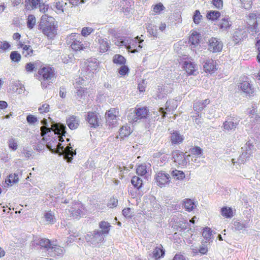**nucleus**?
<instances>
[{"mask_svg": "<svg viewBox=\"0 0 260 260\" xmlns=\"http://www.w3.org/2000/svg\"><path fill=\"white\" fill-rule=\"evenodd\" d=\"M57 24L54 19L47 15H43L39 25V29L50 39H53L57 34Z\"/></svg>", "mask_w": 260, "mask_h": 260, "instance_id": "1", "label": "nucleus"}, {"mask_svg": "<svg viewBox=\"0 0 260 260\" xmlns=\"http://www.w3.org/2000/svg\"><path fill=\"white\" fill-rule=\"evenodd\" d=\"M38 77L43 88H46L56 77L55 69L50 65L41 66L38 71Z\"/></svg>", "mask_w": 260, "mask_h": 260, "instance_id": "2", "label": "nucleus"}, {"mask_svg": "<svg viewBox=\"0 0 260 260\" xmlns=\"http://www.w3.org/2000/svg\"><path fill=\"white\" fill-rule=\"evenodd\" d=\"M77 33H71L67 36L66 42L70 46L73 51L78 52L84 50L86 46L80 41Z\"/></svg>", "mask_w": 260, "mask_h": 260, "instance_id": "3", "label": "nucleus"}, {"mask_svg": "<svg viewBox=\"0 0 260 260\" xmlns=\"http://www.w3.org/2000/svg\"><path fill=\"white\" fill-rule=\"evenodd\" d=\"M248 29L252 33H256L260 30V13H250L246 19Z\"/></svg>", "mask_w": 260, "mask_h": 260, "instance_id": "4", "label": "nucleus"}, {"mask_svg": "<svg viewBox=\"0 0 260 260\" xmlns=\"http://www.w3.org/2000/svg\"><path fill=\"white\" fill-rule=\"evenodd\" d=\"M143 42L144 40L138 36L135 38L134 39L127 40L126 49L132 53L138 52L142 48L143 46L141 44Z\"/></svg>", "mask_w": 260, "mask_h": 260, "instance_id": "5", "label": "nucleus"}, {"mask_svg": "<svg viewBox=\"0 0 260 260\" xmlns=\"http://www.w3.org/2000/svg\"><path fill=\"white\" fill-rule=\"evenodd\" d=\"M154 179L156 184L160 187L169 185L171 181L170 175L162 171H160L156 173Z\"/></svg>", "mask_w": 260, "mask_h": 260, "instance_id": "6", "label": "nucleus"}, {"mask_svg": "<svg viewBox=\"0 0 260 260\" xmlns=\"http://www.w3.org/2000/svg\"><path fill=\"white\" fill-rule=\"evenodd\" d=\"M85 207L81 203L76 202L74 204L71 209L68 210L70 217L73 218H79L83 214Z\"/></svg>", "mask_w": 260, "mask_h": 260, "instance_id": "7", "label": "nucleus"}, {"mask_svg": "<svg viewBox=\"0 0 260 260\" xmlns=\"http://www.w3.org/2000/svg\"><path fill=\"white\" fill-rule=\"evenodd\" d=\"M149 113V111L146 107L137 108L135 110V117L132 118L128 117V120L131 122L134 123L139 120L147 118Z\"/></svg>", "mask_w": 260, "mask_h": 260, "instance_id": "8", "label": "nucleus"}, {"mask_svg": "<svg viewBox=\"0 0 260 260\" xmlns=\"http://www.w3.org/2000/svg\"><path fill=\"white\" fill-rule=\"evenodd\" d=\"M182 68L188 76L196 75L198 73V65L190 60L185 61L183 62Z\"/></svg>", "mask_w": 260, "mask_h": 260, "instance_id": "9", "label": "nucleus"}, {"mask_svg": "<svg viewBox=\"0 0 260 260\" xmlns=\"http://www.w3.org/2000/svg\"><path fill=\"white\" fill-rule=\"evenodd\" d=\"M96 48L100 53H104L110 49V43L107 38L99 37L96 41Z\"/></svg>", "mask_w": 260, "mask_h": 260, "instance_id": "10", "label": "nucleus"}, {"mask_svg": "<svg viewBox=\"0 0 260 260\" xmlns=\"http://www.w3.org/2000/svg\"><path fill=\"white\" fill-rule=\"evenodd\" d=\"M172 157L174 161L178 166H184L187 164L184 153L179 150H176L172 152Z\"/></svg>", "mask_w": 260, "mask_h": 260, "instance_id": "11", "label": "nucleus"}, {"mask_svg": "<svg viewBox=\"0 0 260 260\" xmlns=\"http://www.w3.org/2000/svg\"><path fill=\"white\" fill-rule=\"evenodd\" d=\"M222 46V43L216 38L212 37L208 41V50L211 52H220Z\"/></svg>", "mask_w": 260, "mask_h": 260, "instance_id": "12", "label": "nucleus"}, {"mask_svg": "<svg viewBox=\"0 0 260 260\" xmlns=\"http://www.w3.org/2000/svg\"><path fill=\"white\" fill-rule=\"evenodd\" d=\"M18 48H22V54L24 57H30L34 55V50L29 45H25L19 41L17 45Z\"/></svg>", "mask_w": 260, "mask_h": 260, "instance_id": "13", "label": "nucleus"}, {"mask_svg": "<svg viewBox=\"0 0 260 260\" xmlns=\"http://www.w3.org/2000/svg\"><path fill=\"white\" fill-rule=\"evenodd\" d=\"M239 88L245 93L246 96H253L254 94V89L252 85L247 81H244L240 83L238 85Z\"/></svg>", "mask_w": 260, "mask_h": 260, "instance_id": "14", "label": "nucleus"}, {"mask_svg": "<svg viewBox=\"0 0 260 260\" xmlns=\"http://www.w3.org/2000/svg\"><path fill=\"white\" fill-rule=\"evenodd\" d=\"M86 119L91 127L95 128L99 126V118L95 112H88Z\"/></svg>", "mask_w": 260, "mask_h": 260, "instance_id": "15", "label": "nucleus"}, {"mask_svg": "<svg viewBox=\"0 0 260 260\" xmlns=\"http://www.w3.org/2000/svg\"><path fill=\"white\" fill-rule=\"evenodd\" d=\"M216 66V61L212 59H209L206 61L203 66V68L206 73L211 74L217 70Z\"/></svg>", "mask_w": 260, "mask_h": 260, "instance_id": "16", "label": "nucleus"}, {"mask_svg": "<svg viewBox=\"0 0 260 260\" xmlns=\"http://www.w3.org/2000/svg\"><path fill=\"white\" fill-rule=\"evenodd\" d=\"M66 123L71 129H76L79 125V121L75 115L70 116L66 120Z\"/></svg>", "mask_w": 260, "mask_h": 260, "instance_id": "17", "label": "nucleus"}, {"mask_svg": "<svg viewBox=\"0 0 260 260\" xmlns=\"http://www.w3.org/2000/svg\"><path fill=\"white\" fill-rule=\"evenodd\" d=\"M210 103V101L209 99H206L202 101H197L193 104V109L195 111H197L198 112H201Z\"/></svg>", "mask_w": 260, "mask_h": 260, "instance_id": "18", "label": "nucleus"}, {"mask_svg": "<svg viewBox=\"0 0 260 260\" xmlns=\"http://www.w3.org/2000/svg\"><path fill=\"white\" fill-rule=\"evenodd\" d=\"M43 0H25V9L28 10H31L37 9L38 6Z\"/></svg>", "mask_w": 260, "mask_h": 260, "instance_id": "19", "label": "nucleus"}, {"mask_svg": "<svg viewBox=\"0 0 260 260\" xmlns=\"http://www.w3.org/2000/svg\"><path fill=\"white\" fill-rule=\"evenodd\" d=\"M184 137L178 131H174L171 133V141L173 144L181 143L183 142Z\"/></svg>", "mask_w": 260, "mask_h": 260, "instance_id": "20", "label": "nucleus"}, {"mask_svg": "<svg viewBox=\"0 0 260 260\" xmlns=\"http://www.w3.org/2000/svg\"><path fill=\"white\" fill-rule=\"evenodd\" d=\"M200 34L196 30H191V35L189 38V42L194 46L198 45L200 41Z\"/></svg>", "mask_w": 260, "mask_h": 260, "instance_id": "21", "label": "nucleus"}, {"mask_svg": "<svg viewBox=\"0 0 260 260\" xmlns=\"http://www.w3.org/2000/svg\"><path fill=\"white\" fill-rule=\"evenodd\" d=\"M119 114V110L117 108H111L106 113V117L109 121L116 119Z\"/></svg>", "mask_w": 260, "mask_h": 260, "instance_id": "22", "label": "nucleus"}, {"mask_svg": "<svg viewBox=\"0 0 260 260\" xmlns=\"http://www.w3.org/2000/svg\"><path fill=\"white\" fill-rule=\"evenodd\" d=\"M231 23L228 17L222 18L219 21L218 26L220 29L226 30L231 26Z\"/></svg>", "mask_w": 260, "mask_h": 260, "instance_id": "23", "label": "nucleus"}, {"mask_svg": "<svg viewBox=\"0 0 260 260\" xmlns=\"http://www.w3.org/2000/svg\"><path fill=\"white\" fill-rule=\"evenodd\" d=\"M132 131L130 126L127 124L123 125L119 129V135L122 139L128 137L132 133Z\"/></svg>", "mask_w": 260, "mask_h": 260, "instance_id": "24", "label": "nucleus"}, {"mask_svg": "<svg viewBox=\"0 0 260 260\" xmlns=\"http://www.w3.org/2000/svg\"><path fill=\"white\" fill-rule=\"evenodd\" d=\"M19 181V178L17 174L15 173L10 174L8 177L5 179V183L7 186H12L15 183H16Z\"/></svg>", "mask_w": 260, "mask_h": 260, "instance_id": "25", "label": "nucleus"}, {"mask_svg": "<svg viewBox=\"0 0 260 260\" xmlns=\"http://www.w3.org/2000/svg\"><path fill=\"white\" fill-rule=\"evenodd\" d=\"M66 5L67 3L63 1L55 2L54 5L55 12L58 14L63 13Z\"/></svg>", "mask_w": 260, "mask_h": 260, "instance_id": "26", "label": "nucleus"}, {"mask_svg": "<svg viewBox=\"0 0 260 260\" xmlns=\"http://www.w3.org/2000/svg\"><path fill=\"white\" fill-rule=\"evenodd\" d=\"M238 123V122H234L232 120H226L223 123V127L226 131L235 129Z\"/></svg>", "mask_w": 260, "mask_h": 260, "instance_id": "27", "label": "nucleus"}, {"mask_svg": "<svg viewBox=\"0 0 260 260\" xmlns=\"http://www.w3.org/2000/svg\"><path fill=\"white\" fill-rule=\"evenodd\" d=\"M221 214L226 218H231L233 216V212L231 207H223L221 209Z\"/></svg>", "mask_w": 260, "mask_h": 260, "instance_id": "28", "label": "nucleus"}, {"mask_svg": "<svg viewBox=\"0 0 260 260\" xmlns=\"http://www.w3.org/2000/svg\"><path fill=\"white\" fill-rule=\"evenodd\" d=\"M165 250L161 245L156 247L153 251V256L156 259H159L165 255Z\"/></svg>", "mask_w": 260, "mask_h": 260, "instance_id": "29", "label": "nucleus"}, {"mask_svg": "<svg viewBox=\"0 0 260 260\" xmlns=\"http://www.w3.org/2000/svg\"><path fill=\"white\" fill-rule=\"evenodd\" d=\"M44 216L46 221L49 224H53L55 222L54 214L50 210L45 212Z\"/></svg>", "mask_w": 260, "mask_h": 260, "instance_id": "30", "label": "nucleus"}, {"mask_svg": "<svg viewBox=\"0 0 260 260\" xmlns=\"http://www.w3.org/2000/svg\"><path fill=\"white\" fill-rule=\"evenodd\" d=\"M63 153H64L65 157L68 159L69 161L72 159V156H73L74 154H76V151H75L74 152L73 151V148L71 146V144H69L66 148Z\"/></svg>", "mask_w": 260, "mask_h": 260, "instance_id": "31", "label": "nucleus"}, {"mask_svg": "<svg viewBox=\"0 0 260 260\" xmlns=\"http://www.w3.org/2000/svg\"><path fill=\"white\" fill-rule=\"evenodd\" d=\"M126 60L124 57L120 54H115L113 57V62L116 64L124 65Z\"/></svg>", "mask_w": 260, "mask_h": 260, "instance_id": "32", "label": "nucleus"}, {"mask_svg": "<svg viewBox=\"0 0 260 260\" xmlns=\"http://www.w3.org/2000/svg\"><path fill=\"white\" fill-rule=\"evenodd\" d=\"M221 14L219 11H209L206 15V17L209 20H216L220 16Z\"/></svg>", "mask_w": 260, "mask_h": 260, "instance_id": "33", "label": "nucleus"}, {"mask_svg": "<svg viewBox=\"0 0 260 260\" xmlns=\"http://www.w3.org/2000/svg\"><path fill=\"white\" fill-rule=\"evenodd\" d=\"M131 183L134 187L138 189L141 188L143 185V181L139 177L135 176L131 179Z\"/></svg>", "mask_w": 260, "mask_h": 260, "instance_id": "34", "label": "nucleus"}, {"mask_svg": "<svg viewBox=\"0 0 260 260\" xmlns=\"http://www.w3.org/2000/svg\"><path fill=\"white\" fill-rule=\"evenodd\" d=\"M37 244L40 245L41 247L44 248L46 249H49L51 248V241L48 239L41 238L39 239V243Z\"/></svg>", "mask_w": 260, "mask_h": 260, "instance_id": "35", "label": "nucleus"}, {"mask_svg": "<svg viewBox=\"0 0 260 260\" xmlns=\"http://www.w3.org/2000/svg\"><path fill=\"white\" fill-rule=\"evenodd\" d=\"M177 108L176 102L173 101H167L166 103V111L169 113H173V111Z\"/></svg>", "mask_w": 260, "mask_h": 260, "instance_id": "36", "label": "nucleus"}, {"mask_svg": "<svg viewBox=\"0 0 260 260\" xmlns=\"http://www.w3.org/2000/svg\"><path fill=\"white\" fill-rule=\"evenodd\" d=\"M183 204L184 208L187 211H191L194 208V203L189 199H185L183 200Z\"/></svg>", "mask_w": 260, "mask_h": 260, "instance_id": "37", "label": "nucleus"}, {"mask_svg": "<svg viewBox=\"0 0 260 260\" xmlns=\"http://www.w3.org/2000/svg\"><path fill=\"white\" fill-rule=\"evenodd\" d=\"M54 132L58 135L65 136L66 133V126L62 124H56L55 125Z\"/></svg>", "mask_w": 260, "mask_h": 260, "instance_id": "38", "label": "nucleus"}, {"mask_svg": "<svg viewBox=\"0 0 260 260\" xmlns=\"http://www.w3.org/2000/svg\"><path fill=\"white\" fill-rule=\"evenodd\" d=\"M171 175L176 180H183L185 178L184 173L180 170H175L172 171Z\"/></svg>", "mask_w": 260, "mask_h": 260, "instance_id": "39", "label": "nucleus"}, {"mask_svg": "<svg viewBox=\"0 0 260 260\" xmlns=\"http://www.w3.org/2000/svg\"><path fill=\"white\" fill-rule=\"evenodd\" d=\"M188 225V222L187 221L184 220H179L177 222H176V224L174 225V228L177 231H182L186 229Z\"/></svg>", "mask_w": 260, "mask_h": 260, "instance_id": "40", "label": "nucleus"}, {"mask_svg": "<svg viewBox=\"0 0 260 260\" xmlns=\"http://www.w3.org/2000/svg\"><path fill=\"white\" fill-rule=\"evenodd\" d=\"M100 227L102 229V234H108L110 227V225L108 222L105 221H101L100 223Z\"/></svg>", "mask_w": 260, "mask_h": 260, "instance_id": "41", "label": "nucleus"}, {"mask_svg": "<svg viewBox=\"0 0 260 260\" xmlns=\"http://www.w3.org/2000/svg\"><path fill=\"white\" fill-rule=\"evenodd\" d=\"M137 173L140 176H144L148 173L147 167L144 165H139L136 170Z\"/></svg>", "mask_w": 260, "mask_h": 260, "instance_id": "42", "label": "nucleus"}, {"mask_svg": "<svg viewBox=\"0 0 260 260\" xmlns=\"http://www.w3.org/2000/svg\"><path fill=\"white\" fill-rule=\"evenodd\" d=\"M11 59L14 62H19L21 59V56L17 51L11 52L10 55Z\"/></svg>", "mask_w": 260, "mask_h": 260, "instance_id": "43", "label": "nucleus"}, {"mask_svg": "<svg viewBox=\"0 0 260 260\" xmlns=\"http://www.w3.org/2000/svg\"><path fill=\"white\" fill-rule=\"evenodd\" d=\"M129 69L127 66L125 64L121 65L118 69V73L121 76H124L128 74Z\"/></svg>", "mask_w": 260, "mask_h": 260, "instance_id": "44", "label": "nucleus"}, {"mask_svg": "<svg viewBox=\"0 0 260 260\" xmlns=\"http://www.w3.org/2000/svg\"><path fill=\"white\" fill-rule=\"evenodd\" d=\"M242 7L246 10H250L253 5V0H240Z\"/></svg>", "mask_w": 260, "mask_h": 260, "instance_id": "45", "label": "nucleus"}, {"mask_svg": "<svg viewBox=\"0 0 260 260\" xmlns=\"http://www.w3.org/2000/svg\"><path fill=\"white\" fill-rule=\"evenodd\" d=\"M190 152L192 156H199L202 153L203 150L199 146H194L190 149Z\"/></svg>", "mask_w": 260, "mask_h": 260, "instance_id": "46", "label": "nucleus"}, {"mask_svg": "<svg viewBox=\"0 0 260 260\" xmlns=\"http://www.w3.org/2000/svg\"><path fill=\"white\" fill-rule=\"evenodd\" d=\"M202 19V15L199 10H196L193 16V20L194 23L199 24Z\"/></svg>", "mask_w": 260, "mask_h": 260, "instance_id": "47", "label": "nucleus"}, {"mask_svg": "<svg viewBox=\"0 0 260 260\" xmlns=\"http://www.w3.org/2000/svg\"><path fill=\"white\" fill-rule=\"evenodd\" d=\"M36 24V18L33 15H29L27 18V25L29 28L32 29Z\"/></svg>", "mask_w": 260, "mask_h": 260, "instance_id": "48", "label": "nucleus"}, {"mask_svg": "<svg viewBox=\"0 0 260 260\" xmlns=\"http://www.w3.org/2000/svg\"><path fill=\"white\" fill-rule=\"evenodd\" d=\"M212 231L210 228L206 227L203 229L202 232L203 237L206 240L211 239L212 236Z\"/></svg>", "mask_w": 260, "mask_h": 260, "instance_id": "49", "label": "nucleus"}, {"mask_svg": "<svg viewBox=\"0 0 260 260\" xmlns=\"http://www.w3.org/2000/svg\"><path fill=\"white\" fill-rule=\"evenodd\" d=\"M94 31V29L90 27H84L82 28L81 34L83 37H87Z\"/></svg>", "mask_w": 260, "mask_h": 260, "instance_id": "50", "label": "nucleus"}, {"mask_svg": "<svg viewBox=\"0 0 260 260\" xmlns=\"http://www.w3.org/2000/svg\"><path fill=\"white\" fill-rule=\"evenodd\" d=\"M152 7L153 11L155 14H158V13H160L161 11L164 10L165 9L164 5L161 3H159L158 4H156V5H153Z\"/></svg>", "mask_w": 260, "mask_h": 260, "instance_id": "51", "label": "nucleus"}, {"mask_svg": "<svg viewBox=\"0 0 260 260\" xmlns=\"http://www.w3.org/2000/svg\"><path fill=\"white\" fill-rule=\"evenodd\" d=\"M36 69V64L34 62H29L25 66V70L27 73H31Z\"/></svg>", "mask_w": 260, "mask_h": 260, "instance_id": "52", "label": "nucleus"}, {"mask_svg": "<svg viewBox=\"0 0 260 260\" xmlns=\"http://www.w3.org/2000/svg\"><path fill=\"white\" fill-rule=\"evenodd\" d=\"M50 106L47 104H44L39 107L38 110L41 114L47 113L49 111Z\"/></svg>", "mask_w": 260, "mask_h": 260, "instance_id": "53", "label": "nucleus"}, {"mask_svg": "<svg viewBox=\"0 0 260 260\" xmlns=\"http://www.w3.org/2000/svg\"><path fill=\"white\" fill-rule=\"evenodd\" d=\"M8 145L9 148L13 150H16L18 148L17 143L13 138H11L9 140Z\"/></svg>", "mask_w": 260, "mask_h": 260, "instance_id": "54", "label": "nucleus"}, {"mask_svg": "<svg viewBox=\"0 0 260 260\" xmlns=\"http://www.w3.org/2000/svg\"><path fill=\"white\" fill-rule=\"evenodd\" d=\"M117 204L118 200L114 198H111L109 200L107 206L110 208H113L114 207H116L117 206Z\"/></svg>", "mask_w": 260, "mask_h": 260, "instance_id": "55", "label": "nucleus"}, {"mask_svg": "<svg viewBox=\"0 0 260 260\" xmlns=\"http://www.w3.org/2000/svg\"><path fill=\"white\" fill-rule=\"evenodd\" d=\"M114 44L115 45L118 47H121L124 46L126 48L127 46V40L124 41L121 39H117L114 41Z\"/></svg>", "mask_w": 260, "mask_h": 260, "instance_id": "56", "label": "nucleus"}, {"mask_svg": "<svg viewBox=\"0 0 260 260\" xmlns=\"http://www.w3.org/2000/svg\"><path fill=\"white\" fill-rule=\"evenodd\" d=\"M212 4L218 9H220L223 7V2L222 0H213Z\"/></svg>", "mask_w": 260, "mask_h": 260, "instance_id": "57", "label": "nucleus"}, {"mask_svg": "<svg viewBox=\"0 0 260 260\" xmlns=\"http://www.w3.org/2000/svg\"><path fill=\"white\" fill-rule=\"evenodd\" d=\"M38 8H39L40 12L45 13L48 10V5H45V3L42 2L39 4Z\"/></svg>", "mask_w": 260, "mask_h": 260, "instance_id": "58", "label": "nucleus"}, {"mask_svg": "<svg viewBox=\"0 0 260 260\" xmlns=\"http://www.w3.org/2000/svg\"><path fill=\"white\" fill-rule=\"evenodd\" d=\"M26 120L27 122L29 124H34L38 121L37 118L35 116L31 114L27 116Z\"/></svg>", "mask_w": 260, "mask_h": 260, "instance_id": "59", "label": "nucleus"}, {"mask_svg": "<svg viewBox=\"0 0 260 260\" xmlns=\"http://www.w3.org/2000/svg\"><path fill=\"white\" fill-rule=\"evenodd\" d=\"M50 150L52 151V152H56L57 153H62L63 152L64 150L63 147L61 146V144L60 143H58L57 145L56 148L51 149Z\"/></svg>", "mask_w": 260, "mask_h": 260, "instance_id": "60", "label": "nucleus"}, {"mask_svg": "<svg viewBox=\"0 0 260 260\" xmlns=\"http://www.w3.org/2000/svg\"><path fill=\"white\" fill-rule=\"evenodd\" d=\"M172 260H187L186 257L181 253H178L176 254Z\"/></svg>", "mask_w": 260, "mask_h": 260, "instance_id": "61", "label": "nucleus"}, {"mask_svg": "<svg viewBox=\"0 0 260 260\" xmlns=\"http://www.w3.org/2000/svg\"><path fill=\"white\" fill-rule=\"evenodd\" d=\"M10 47V44L6 41H4L3 42H2V44L0 46V49H1L5 51V50H7L8 49H9Z\"/></svg>", "mask_w": 260, "mask_h": 260, "instance_id": "62", "label": "nucleus"}, {"mask_svg": "<svg viewBox=\"0 0 260 260\" xmlns=\"http://www.w3.org/2000/svg\"><path fill=\"white\" fill-rule=\"evenodd\" d=\"M122 214L126 217H131V209L129 208H124L122 210Z\"/></svg>", "mask_w": 260, "mask_h": 260, "instance_id": "63", "label": "nucleus"}, {"mask_svg": "<svg viewBox=\"0 0 260 260\" xmlns=\"http://www.w3.org/2000/svg\"><path fill=\"white\" fill-rule=\"evenodd\" d=\"M86 92V89L83 87H80L77 91V94L79 97H82L83 95L85 94Z\"/></svg>", "mask_w": 260, "mask_h": 260, "instance_id": "64", "label": "nucleus"}]
</instances>
